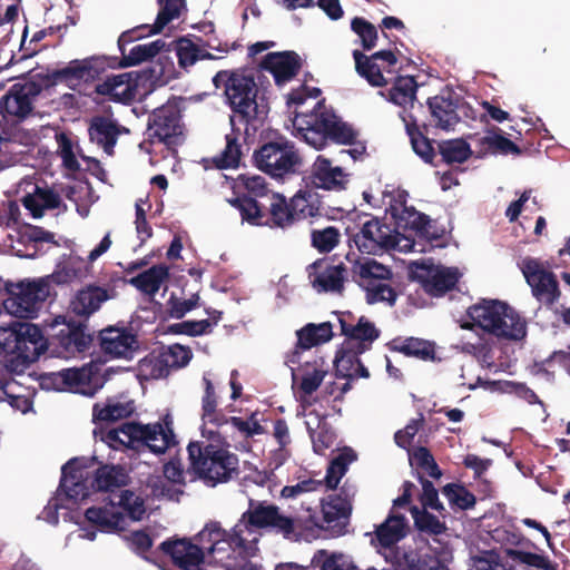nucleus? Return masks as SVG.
I'll use <instances>...</instances> for the list:
<instances>
[{
    "label": "nucleus",
    "mask_w": 570,
    "mask_h": 570,
    "mask_svg": "<svg viewBox=\"0 0 570 570\" xmlns=\"http://www.w3.org/2000/svg\"><path fill=\"white\" fill-rule=\"evenodd\" d=\"M213 85L222 89L225 104L233 112L230 116L232 134L226 135V142H255L262 119L267 115L263 99L258 101V86L254 71L238 68L219 70L213 77Z\"/></svg>",
    "instance_id": "obj_1"
},
{
    "label": "nucleus",
    "mask_w": 570,
    "mask_h": 570,
    "mask_svg": "<svg viewBox=\"0 0 570 570\" xmlns=\"http://www.w3.org/2000/svg\"><path fill=\"white\" fill-rule=\"evenodd\" d=\"M267 528L288 537L294 531L293 519L283 515L275 505L250 504L233 529L227 531V540L234 553V561L226 564L227 570H249V559L256 556L262 530Z\"/></svg>",
    "instance_id": "obj_2"
},
{
    "label": "nucleus",
    "mask_w": 570,
    "mask_h": 570,
    "mask_svg": "<svg viewBox=\"0 0 570 570\" xmlns=\"http://www.w3.org/2000/svg\"><path fill=\"white\" fill-rule=\"evenodd\" d=\"M227 537L219 523L209 522L196 535V543L186 539L164 541L160 549L183 570H203L206 561L227 570L228 561H234Z\"/></svg>",
    "instance_id": "obj_3"
},
{
    "label": "nucleus",
    "mask_w": 570,
    "mask_h": 570,
    "mask_svg": "<svg viewBox=\"0 0 570 570\" xmlns=\"http://www.w3.org/2000/svg\"><path fill=\"white\" fill-rule=\"evenodd\" d=\"M190 442L187 451L195 474L208 487L227 482L238 469V458L223 445L222 433L215 439Z\"/></svg>",
    "instance_id": "obj_4"
},
{
    "label": "nucleus",
    "mask_w": 570,
    "mask_h": 570,
    "mask_svg": "<svg viewBox=\"0 0 570 570\" xmlns=\"http://www.w3.org/2000/svg\"><path fill=\"white\" fill-rule=\"evenodd\" d=\"M146 513L141 497L129 490L109 494L100 505L90 507L85 517L104 532L121 531L128 521H139Z\"/></svg>",
    "instance_id": "obj_5"
},
{
    "label": "nucleus",
    "mask_w": 570,
    "mask_h": 570,
    "mask_svg": "<svg viewBox=\"0 0 570 570\" xmlns=\"http://www.w3.org/2000/svg\"><path fill=\"white\" fill-rule=\"evenodd\" d=\"M100 441L115 450L147 446L151 452L160 454L175 444V434L167 421L165 426L159 423H125L118 429L101 432Z\"/></svg>",
    "instance_id": "obj_6"
},
{
    "label": "nucleus",
    "mask_w": 570,
    "mask_h": 570,
    "mask_svg": "<svg viewBox=\"0 0 570 570\" xmlns=\"http://www.w3.org/2000/svg\"><path fill=\"white\" fill-rule=\"evenodd\" d=\"M1 288L8 297L3 299L4 311L17 318H35L40 305L50 293L48 278L22 279L19 282L4 281Z\"/></svg>",
    "instance_id": "obj_7"
},
{
    "label": "nucleus",
    "mask_w": 570,
    "mask_h": 570,
    "mask_svg": "<svg viewBox=\"0 0 570 570\" xmlns=\"http://www.w3.org/2000/svg\"><path fill=\"white\" fill-rule=\"evenodd\" d=\"M321 106L322 102L320 101L315 107L321 108ZM293 124L294 128L302 134L305 142H312L305 131H314L333 142H358L360 131L333 112L320 110H313L311 114L297 112Z\"/></svg>",
    "instance_id": "obj_8"
},
{
    "label": "nucleus",
    "mask_w": 570,
    "mask_h": 570,
    "mask_svg": "<svg viewBox=\"0 0 570 570\" xmlns=\"http://www.w3.org/2000/svg\"><path fill=\"white\" fill-rule=\"evenodd\" d=\"M108 69H111L109 56H90L73 59L65 67L51 70L47 78L53 83H63L75 90L81 85L100 79Z\"/></svg>",
    "instance_id": "obj_9"
},
{
    "label": "nucleus",
    "mask_w": 570,
    "mask_h": 570,
    "mask_svg": "<svg viewBox=\"0 0 570 570\" xmlns=\"http://www.w3.org/2000/svg\"><path fill=\"white\" fill-rule=\"evenodd\" d=\"M42 385L57 391L94 396L102 387L104 379L97 365H88L50 373L42 379Z\"/></svg>",
    "instance_id": "obj_10"
},
{
    "label": "nucleus",
    "mask_w": 570,
    "mask_h": 570,
    "mask_svg": "<svg viewBox=\"0 0 570 570\" xmlns=\"http://www.w3.org/2000/svg\"><path fill=\"white\" fill-rule=\"evenodd\" d=\"M303 355L298 350H294L286 357V364L291 368L293 384L297 385L302 395V401L312 395L322 384L328 374V365L322 357H313L302 362Z\"/></svg>",
    "instance_id": "obj_11"
},
{
    "label": "nucleus",
    "mask_w": 570,
    "mask_h": 570,
    "mask_svg": "<svg viewBox=\"0 0 570 570\" xmlns=\"http://www.w3.org/2000/svg\"><path fill=\"white\" fill-rule=\"evenodd\" d=\"M111 244L110 234L108 233L88 254L87 259L76 255L62 256L57 263L53 273L46 278H48L49 282H55L56 284H69L87 278L91 272L90 264L107 253L111 247Z\"/></svg>",
    "instance_id": "obj_12"
},
{
    "label": "nucleus",
    "mask_w": 570,
    "mask_h": 570,
    "mask_svg": "<svg viewBox=\"0 0 570 570\" xmlns=\"http://www.w3.org/2000/svg\"><path fill=\"white\" fill-rule=\"evenodd\" d=\"M257 167L272 177H283L299 170L302 159L294 145H262L254 153Z\"/></svg>",
    "instance_id": "obj_13"
},
{
    "label": "nucleus",
    "mask_w": 570,
    "mask_h": 570,
    "mask_svg": "<svg viewBox=\"0 0 570 570\" xmlns=\"http://www.w3.org/2000/svg\"><path fill=\"white\" fill-rule=\"evenodd\" d=\"M411 274L424 291L432 296H442L452 289L459 281L460 273L455 267L435 265L431 262H413Z\"/></svg>",
    "instance_id": "obj_14"
},
{
    "label": "nucleus",
    "mask_w": 570,
    "mask_h": 570,
    "mask_svg": "<svg viewBox=\"0 0 570 570\" xmlns=\"http://www.w3.org/2000/svg\"><path fill=\"white\" fill-rule=\"evenodd\" d=\"M147 28H149V26H141L132 30L124 31L119 36L118 48L121 57L109 56L111 69L128 68L149 61L165 48L166 42L163 39H157L148 43L134 46L128 53L126 52L127 45L142 37V35H137L138 30Z\"/></svg>",
    "instance_id": "obj_15"
},
{
    "label": "nucleus",
    "mask_w": 570,
    "mask_h": 570,
    "mask_svg": "<svg viewBox=\"0 0 570 570\" xmlns=\"http://www.w3.org/2000/svg\"><path fill=\"white\" fill-rule=\"evenodd\" d=\"M42 87L36 81L13 83L0 99V111L6 119L23 120L33 111V100Z\"/></svg>",
    "instance_id": "obj_16"
},
{
    "label": "nucleus",
    "mask_w": 570,
    "mask_h": 570,
    "mask_svg": "<svg viewBox=\"0 0 570 570\" xmlns=\"http://www.w3.org/2000/svg\"><path fill=\"white\" fill-rule=\"evenodd\" d=\"M356 72L373 87H383L387 83L384 72L393 73L397 58L392 50H380L366 56L360 50L353 51Z\"/></svg>",
    "instance_id": "obj_17"
},
{
    "label": "nucleus",
    "mask_w": 570,
    "mask_h": 570,
    "mask_svg": "<svg viewBox=\"0 0 570 570\" xmlns=\"http://www.w3.org/2000/svg\"><path fill=\"white\" fill-rule=\"evenodd\" d=\"M521 271L532 295L541 304L550 306L559 298L560 291L554 275L544 269L538 261L524 258L521 262Z\"/></svg>",
    "instance_id": "obj_18"
},
{
    "label": "nucleus",
    "mask_w": 570,
    "mask_h": 570,
    "mask_svg": "<svg viewBox=\"0 0 570 570\" xmlns=\"http://www.w3.org/2000/svg\"><path fill=\"white\" fill-rule=\"evenodd\" d=\"M428 106L435 126L442 130H453L460 122V112L465 114L468 104L451 89H444L440 95L430 97Z\"/></svg>",
    "instance_id": "obj_19"
},
{
    "label": "nucleus",
    "mask_w": 570,
    "mask_h": 570,
    "mask_svg": "<svg viewBox=\"0 0 570 570\" xmlns=\"http://www.w3.org/2000/svg\"><path fill=\"white\" fill-rule=\"evenodd\" d=\"M407 191L399 187L387 186L383 191V203L392 217L404 223L405 226L423 232L430 224V219L414 207L407 206Z\"/></svg>",
    "instance_id": "obj_20"
},
{
    "label": "nucleus",
    "mask_w": 570,
    "mask_h": 570,
    "mask_svg": "<svg viewBox=\"0 0 570 570\" xmlns=\"http://www.w3.org/2000/svg\"><path fill=\"white\" fill-rule=\"evenodd\" d=\"M101 351L111 358L132 360L139 348L137 336L126 327L108 326L99 332Z\"/></svg>",
    "instance_id": "obj_21"
},
{
    "label": "nucleus",
    "mask_w": 570,
    "mask_h": 570,
    "mask_svg": "<svg viewBox=\"0 0 570 570\" xmlns=\"http://www.w3.org/2000/svg\"><path fill=\"white\" fill-rule=\"evenodd\" d=\"M352 240L361 253L377 255L391 246L392 229L380 219L371 218L362 224Z\"/></svg>",
    "instance_id": "obj_22"
},
{
    "label": "nucleus",
    "mask_w": 570,
    "mask_h": 570,
    "mask_svg": "<svg viewBox=\"0 0 570 570\" xmlns=\"http://www.w3.org/2000/svg\"><path fill=\"white\" fill-rule=\"evenodd\" d=\"M61 480L59 485V495L63 493L67 499L75 502L82 501L90 494L91 483L90 472L82 465L78 459L68 461L61 468Z\"/></svg>",
    "instance_id": "obj_23"
},
{
    "label": "nucleus",
    "mask_w": 570,
    "mask_h": 570,
    "mask_svg": "<svg viewBox=\"0 0 570 570\" xmlns=\"http://www.w3.org/2000/svg\"><path fill=\"white\" fill-rule=\"evenodd\" d=\"M262 70L268 71L277 86L293 80L303 67V60L295 51H276L267 53L259 63Z\"/></svg>",
    "instance_id": "obj_24"
},
{
    "label": "nucleus",
    "mask_w": 570,
    "mask_h": 570,
    "mask_svg": "<svg viewBox=\"0 0 570 570\" xmlns=\"http://www.w3.org/2000/svg\"><path fill=\"white\" fill-rule=\"evenodd\" d=\"M22 193V204L32 217L40 218L46 209H55L60 206L61 198L47 186H39L32 179L24 178L19 184Z\"/></svg>",
    "instance_id": "obj_25"
},
{
    "label": "nucleus",
    "mask_w": 570,
    "mask_h": 570,
    "mask_svg": "<svg viewBox=\"0 0 570 570\" xmlns=\"http://www.w3.org/2000/svg\"><path fill=\"white\" fill-rule=\"evenodd\" d=\"M505 305L507 302L500 299H481L468 308L466 315L470 322L463 323L462 328L476 326L494 336L501 315L507 316L504 313Z\"/></svg>",
    "instance_id": "obj_26"
},
{
    "label": "nucleus",
    "mask_w": 570,
    "mask_h": 570,
    "mask_svg": "<svg viewBox=\"0 0 570 570\" xmlns=\"http://www.w3.org/2000/svg\"><path fill=\"white\" fill-rule=\"evenodd\" d=\"M346 268L318 259L307 267L308 281L317 293H341L344 286Z\"/></svg>",
    "instance_id": "obj_27"
},
{
    "label": "nucleus",
    "mask_w": 570,
    "mask_h": 570,
    "mask_svg": "<svg viewBox=\"0 0 570 570\" xmlns=\"http://www.w3.org/2000/svg\"><path fill=\"white\" fill-rule=\"evenodd\" d=\"M149 139L144 142H154L151 138H158L159 142H170L169 139L183 134L180 115L173 106H163L154 110L148 121Z\"/></svg>",
    "instance_id": "obj_28"
},
{
    "label": "nucleus",
    "mask_w": 570,
    "mask_h": 570,
    "mask_svg": "<svg viewBox=\"0 0 570 570\" xmlns=\"http://www.w3.org/2000/svg\"><path fill=\"white\" fill-rule=\"evenodd\" d=\"M39 326L31 323L12 322L7 326H0V351L10 354L23 347L37 343L43 338Z\"/></svg>",
    "instance_id": "obj_29"
},
{
    "label": "nucleus",
    "mask_w": 570,
    "mask_h": 570,
    "mask_svg": "<svg viewBox=\"0 0 570 570\" xmlns=\"http://www.w3.org/2000/svg\"><path fill=\"white\" fill-rule=\"evenodd\" d=\"M92 342L85 326L67 325L55 337V353L58 357L72 358L85 353Z\"/></svg>",
    "instance_id": "obj_30"
},
{
    "label": "nucleus",
    "mask_w": 570,
    "mask_h": 570,
    "mask_svg": "<svg viewBox=\"0 0 570 570\" xmlns=\"http://www.w3.org/2000/svg\"><path fill=\"white\" fill-rule=\"evenodd\" d=\"M321 510L323 514L321 527L331 530L334 534H342L351 513L350 501L342 495H328L322 500Z\"/></svg>",
    "instance_id": "obj_31"
},
{
    "label": "nucleus",
    "mask_w": 570,
    "mask_h": 570,
    "mask_svg": "<svg viewBox=\"0 0 570 570\" xmlns=\"http://www.w3.org/2000/svg\"><path fill=\"white\" fill-rule=\"evenodd\" d=\"M348 175L340 166H333L324 158L317 157L313 165L312 184L316 188L340 191L346 188Z\"/></svg>",
    "instance_id": "obj_32"
},
{
    "label": "nucleus",
    "mask_w": 570,
    "mask_h": 570,
    "mask_svg": "<svg viewBox=\"0 0 570 570\" xmlns=\"http://www.w3.org/2000/svg\"><path fill=\"white\" fill-rule=\"evenodd\" d=\"M203 383L205 386V393L202 399V436L208 435L209 439H215L216 436H219L222 420L224 415L216 411L217 397L209 374L206 373L204 375Z\"/></svg>",
    "instance_id": "obj_33"
},
{
    "label": "nucleus",
    "mask_w": 570,
    "mask_h": 570,
    "mask_svg": "<svg viewBox=\"0 0 570 570\" xmlns=\"http://www.w3.org/2000/svg\"><path fill=\"white\" fill-rule=\"evenodd\" d=\"M111 298L110 292L100 286L89 285L79 289L70 301V309L81 317H89Z\"/></svg>",
    "instance_id": "obj_34"
},
{
    "label": "nucleus",
    "mask_w": 570,
    "mask_h": 570,
    "mask_svg": "<svg viewBox=\"0 0 570 570\" xmlns=\"http://www.w3.org/2000/svg\"><path fill=\"white\" fill-rule=\"evenodd\" d=\"M135 411L134 401L127 395L108 397L92 407L95 422L109 423L130 416Z\"/></svg>",
    "instance_id": "obj_35"
},
{
    "label": "nucleus",
    "mask_w": 570,
    "mask_h": 570,
    "mask_svg": "<svg viewBox=\"0 0 570 570\" xmlns=\"http://www.w3.org/2000/svg\"><path fill=\"white\" fill-rule=\"evenodd\" d=\"M507 316L501 315L497 324L494 337L500 341L521 342L528 333L527 320L511 305L507 303L504 307Z\"/></svg>",
    "instance_id": "obj_36"
},
{
    "label": "nucleus",
    "mask_w": 570,
    "mask_h": 570,
    "mask_svg": "<svg viewBox=\"0 0 570 570\" xmlns=\"http://www.w3.org/2000/svg\"><path fill=\"white\" fill-rule=\"evenodd\" d=\"M340 325L342 333L347 337L344 344L356 348L358 352H363L367 344L379 337V331L374 324L363 316L358 318L355 325L341 318Z\"/></svg>",
    "instance_id": "obj_37"
},
{
    "label": "nucleus",
    "mask_w": 570,
    "mask_h": 570,
    "mask_svg": "<svg viewBox=\"0 0 570 570\" xmlns=\"http://www.w3.org/2000/svg\"><path fill=\"white\" fill-rule=\"evenodd\" d=\"M129 130L108 116H94L89 121L90 142H117L119 137Z\"/></svg>",
    "instance_id": "obj_38"
},
{
    "label": "nucleus",
    "mask_w": 570,
    "mask_h": 570,
    "mask_svg": "<svg viewBox=\"0 0 570 570\" xmlns=\"http://www.w3.org/2000/svg\"><path fill=\"white\" fill-rule=\"evenodd\" d=\"M47 347L46 337L37 341V344L33 341L29 345H23L21 350L9 354L10 358L6 363V368L17 375L24 373L46 352Z\"/></svg>",
    "instance_id": "obj_39"
},
{
    "label": "nucleus",
    "mask_w": 570,
    "mask_h": 570,
    "mask_svg": "<svg viewBox=\"0 0 570 570\" xmlns=\"http://www.w3.org/2000/svg\"><path fill=\"white\" fill-rule=\"evenodd\" d=\"M460 384L466 385L465 382H461ZM478 386L491 392L515 394L529 404L539 402L537 394L522 383H515L512 381H484L479 376L474 383L468 384L469 390H474Z\"/></svg>",
    "instance_id": "obj_40"
},
{
    "label": "nucleus",
    "mask_w": 570,
    "mask_h": 570,
    "mask_svg": "<svg viewBox=\"0 0 570 570\" xmlns=\"http://www.w3.org/2000/svg\"><path fill=\"white\" fill-rule=\"evenodd\" d=\"M357 353L360 352L356 348L348 347L345 344L337 352L334 364L338 376L347 379L368 377V371L361 363Z\"/></svg>",
    "instance_id": "obj_41"
},
{
    "label": "nucleus",
    "mask_w": 570,
    "mask_h": 570,
    "mask_svg": "<svg viewBox=\"0 0 570 570\" xmlns=\"http://www.w3.org/2000/svg\"><path fill=\"white\" fill-rule=\"evenodd\" d=\"M352 275L362 286H366L370 282L386 281L391 277V271L376 261L363 257L353 261Z\"/></svg>",
    "instance_id": "obj_42"
},
{
    "label": "nucleus",
    "mask_w": 570,
    "mask_h": 570,
    "mask_svg": "<svg viewBox=\"0 0 570 570\" xmlns=\"http://www.w3.org/2000/svg\"><path fill=\"white\" fill-rule=\"evenodd\" d=\"M168 267L160 264L154 265L149 269L138 274L129 281V284L141 293L153 297L160 289L161 285L168 279Z\"/></svg>",
    "instance_id": "obj_43"
},
{
    "label": "nucleus",
    "mask_w": 570,
    "mask_h": 570,
    "mask_svg": "<svg viewBox=\"0 0 570 570\" xmlns=\"http://www.w3.org/2000/svg\"><path fill=\"white\" fill-rule=\"evenodd\" d=\"M406 534V520L403 515H389L375 531L376 547L391 548Z\"/></svg>",
    "instance_id": "obj_44"
},
{
    "label": "nucleus",
    "mask_w": 570,
    "mask_h": 570,
    "mask_svg": "<svg viewBox=\"0 0 570 570\" xmlns=\"http://www.w3.org/2000/svg\"><path fill=\"white\" fill-rule=\"evenodd\" d=\"M332 335V325L328 322L318 325L307 324L297 331V346L295 350L303 353L317 344L330 341Z\"/></svg>",
    "instance_id": "obj_45"
},
{
    "label": "nucleus",
    "mask_w": 570,
    "mask_h": 570,
    "mask_svg": "<svg viewBox=\"0 0 570 570\" xmlns=\"http://www.w3.org/2000/svg\"><path fill=\"white\" fill-rule=\"evenodd\" d=\"M306 426L309 432L314 452L324 454L335 442L334 433L326 426L325 422H322V420H320L317 415H313V413L308 414Z\"/></svg>",
    "instance_id": "obj_46"
},
{
    "label": "nucleus",
    "mask_w": 570,
    "mask_h": 570,
    "mask_svg": "<svg viewBox=\"0 0 570 570\" xmlns=\"http://www.w3.org/2000/svg\"><path fill=\"white\" fill-rule=\"evenodd\" d=\"M417 83L411 76L396 77L393 86L387 91V98L396 106L412 105L415 99Z\"/></svg>",
    "instance_id": "obj_47"
},
{
    "label": "nucleus",
    "mask_w": 570,
    "mask_h": 570,
    "mask_svg": "<svg viewBox=\"0 0 570 570\" xmlns=\"http://www.w3.org/2000/svg\"><path fill=\"white\" fill-rule=\"evenodd\" d=\"M129 77V73H122L107 78L96 85L95 91L100 96H108L115 101H121L122 97L129 99L131 97Z\"/></svg>",
    "instance_id": "obj_48"
},
{
    "label": "nucleus",
    "mask_w": 570,
    "mask_h": 570,
    "mask_svg": "<svg viewBox=\"0 0 570 570\" xmlns=\"http://www.w3.org/2000/svg\"><path fill=\"white\" fill-rule=\"evenodd\" d=\"M296 220L314 217L318 214L320 199L316 193L298 190L289 202Z\"/></svg>",
    "instance_id": "obj_49"
},
{
    "label": "nucleus",
    "mask_w": 570,
    "mask_h": 570,
    "mask_svg": "<svg viewBox=\"0 0 570 570\" xmlns=\"http://www.w3.org/2000/svg\"><path fill=\"white\" fill-rule=\"evenodd\" d=\"M159 11L155 23L149 27L148 35H157L173 20L178 19L185 9V0H157Z\"/></svg>",
    "instance_id": "obj_50"
},
{
    "label": "nucleus",
    "mask_w": 570,
    "mask_h": 570,
    "mask_svg": "<svg viewBox=\"0 0 570 570\" xmlns=\"http://www.w3.org/2000/svg\"><path fill=\"white\" fill-rule=\"evenodd\" d=\"M126 480L127 474L122 468L117 465H104L97 470L91 485L99 491H110L114 488L125 484Z\"/></svg>",
    "instance_id": "obj_51"
},
{
    "label": "nucleus",
    "mask_w": 570,
    "mask_h": 570,
    "mask_svg": "<svg viewBox=\"0 0 570 570\" xmlns=\"http://www.w3.org/2000/svg\"><path fill=\"white\" fill-rule=\"evenodd\" d=\"M176 55L181 68L193 66L199 59H212L213 55L200 50L191 40L180 38L177 41Z\"/></svg>",
    "instance_id": "obj_52"
},
{
    "label": "nucleus",
    "mask_w": 570,
    "mask_h": 570,
    "mask_svg": "<svg viewBox=\"0 0 570 570\" xmlns=\"http://www.w3.org/2000/svg\"><path fill=\"white\" fill-rule=\"evenodd\" d=\"M239 147L240 145H226L219 156L203 159L205 168L230 169L238 167L242 157Z\"/></svg>",
    "instance_id": "obj_53"
},
{
    "label": "nucleus",
    "mask_w": 570,
    "mask_h": 570,
    "mask_svg": "<svg viewBox=\"0 0 570 570\" xmlns=\"http://www.w3.org/2000/svg\"><path fill=\"white\" fill-rule=\"evenodd\" d=\"M354 460L355 454L352 451H345L330 463L324 479L328 489H335L338 485L347 471V465Z\"/></svg>",
    "instance_id": "obj_54"
},
{
    "label": "nucleus",
    "mask_w": 570,
    "mask_h": 570,
    "mask_svg": "<svg viewBox=\"0 0 570 570\" xmlns=\"http://www.w3.org/2000/svg\"><path fill=\"white\" fill-rule=\"evenodd\" d=\"M351 29L360 39L364 50H372L377 42L379 33L376 27L362 17H355L351 21Z\"/></svg>",
    "instance_id": "obj_55"
},
{
    "label": "nucleus",
    "mask_w": 570,
    "mask_h": 570,
    "mask_svg": "<svg viewBox=\"0 0 570 570\" xmlns=\"http://www.w3.org/2000/svg\"><path fill=\"white\" fill-rule=\"evenodd\" d=\"M271 215L273 223L282 228L296 220L291 204H287L285 197L278 194L272 197Z\"/></svg>",
    "instance_id": "obj_56"
},
{
    "label": "nucleus",
    "mask_w": 570,
    "mask_h": 570,
    "mask_svg": "<svg viewBox=\"0 0 570 570\" xmlns=\"http://www.w3.org/2000/svg\"><path fill=\"white\" fill-rule=\"evenodd\" d=\"M228 425L239 431L246 438L258 435L264 432V429L259 424L256 413H253L247 419L236 416H233L230 419L223 417L220 428Z\"/></svg>",
    "instance_id": "obj_57"
},
{
    "label": "nucleus",
    "mask_w": 570,
    "mask_h": 570,
    "mask_svg": "<svg viewBox=\"0 0 570 570\" xmlns=\"http://www.w3.org/2000/svg\"><path fill=\"white\" fill-rule=\"evenodd\" d=\"M160 356L167 367L180 368L190 362L191 351L184 345L174 344L167 346Z\"/></svg>",
    "instance_id": "obj_58"
},
{
    "label": "nucleus",
    "mask_w": 570,
    "mask_h": 570,
    "mask_svg": "<svg viewBox=\"0 0 570 570\" xmlns=\"http://www.w3.org/2000/svg\"><path fill=\"white\" fill-rule=\"evenodd\" d=\"M397 350L409 356H415L421 360H431L434 356L433 346L424 340L410 337L402 342Z\"/></svg>",
    "instance_id": "obj_59"
},
{
    "label": "nucleus",
    "mask_w": 570,
    "mask_h": 570,
    "mask_svg": "<svg viewBox=\"0 0 570 570\" xmlns=\"http://www.w3.org/2000/svg\"><path fill=\"white\" fill-rule=\"evenodd\" d=\"M366 301L368 304L385 302L393 305L396 299L394 289L383 281L370 282L366 286Z\"/></svg>",
    "instance_id": "obj_60"
},
{
    "label": "nucleus",
    "mask_w": 570,
    "mask_h": 570,
    "mask_svg": "<svg viewBox=\"0 0 570 570\" xmlns=\"http://www.w3.org/2000/svg\"><path fill=\"white\" fill-rule=\"evenodd\" d=\"M239 210L243 222L252 225H261L262 213L258 204L250 197H237L229 202Z\"/></svg>",
    "instance_id": "obj_61"
},
{
    "label": "nucleus",
    "mask_w": 570,
    "mask_h": 570,
    "mask_svg": "<svg viewBox=\"0 0 570 570\" xmlns=\"http://www.w3.org/2000/svg\"><path fill=\"white\" fill-rule=\"evenodd\" d=\"M443 494L448 501L462 510L472 508L475 504V497L464 487L458 484H448L443 489Z\"/></svg>",
    "instance_id": "obj_62"
},
{
    "label": "nucleus",
    "mask_w": 570,
    "mask_h": 570,
    "mask_svg": "<svg viewBox=\"0 0 570 570\" xmlns=\"http://www.w3.org/2000/svg\"><path fill=\"white\" fill-rule=\"evenodd\" d=\"M415 527L423 532L440 534L445 530V525L435 515L424 511H420L416 507L411 509Z\"/></svg>",
    "instance_id": "obj_63"
},
{
    "label": "nucleus",
    "mask_w": 570,
    "mask_h": 570,
    "mask_svg": "<svg viewBox=\"0 0 570 570\" xmlns=\"http://www.w3.org/2000/svg\"><path fill=\"white\" fill-rule=\"evenodd\" d=\"M470 570H512L493 551H485L471 558Z\"/></svg>",
    "instance_id": "obj_64"
}]
</instances>
